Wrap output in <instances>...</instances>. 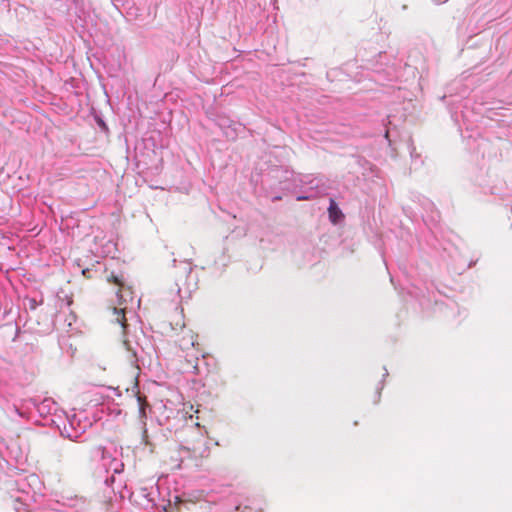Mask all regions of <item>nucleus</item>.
I'll use <instances>...</instances> for the list:
<instances>
[{
	"instance_id": "obj_2",
	"label": "nucleus",
	"mask_w": 512,
	"mask_h": 512,
	"mask_svg": "<svg viewBox=\"0 0 512 512\" xmlns=\"http://www.w3.org/2000/svg\"><path fill=\"white\" fill-rule=\"evenodd\" d=\"M137 400L139 403V415L142 419L146 418V408L149 407V404L146 400L145 396L138 394Z\"/></svg>"
},
{
	"instance_id": "obj_3",
	"label": "nucleus",
	"mask_w": 512,
	"mask_h": 512,
	"mask_svg": "<svg viewBox=\"0 0 512 512\" xmlns=\"http://www.w3.org/2000/svg\"><path fill=\"white\" fill-rule=\"evenodd\" d=\"M115 322L120 324L123 328L126 327V317L123 309L113 308Z\"/></svg>"
},
{
	"instance_id": "obj_1",
	"label": "nucleus",
	"mask_w": 512,
	"mask_h": 512,
	"mask_svg": "<svg viewBox=\"0 0 512 512\" xmlns=\"http://www.w3.org/2000/svg\"><path fill=\"white\" fill-rule=\"evenodd\" d=\"M168 317L172 330H181V333L177 339V343L182 350H188L190 348H194L195 345H198L197 334L191 330H183L185 327V322L182 309L175 308V310L170 313Z\"/></svg>"
},
{
	"instance_id": "obj_5",
	"label": "nucleus",
	"mask_w": 512,
	"mask_h": 512,
	"mask_svg": "<svg viewBox=\"0 0 512 512\" xmlns=\"http://www.w3.org/2000/svg\"><path fill=\"white\" fill-rule=\"evenodd\" d=\"M208 453H209L208 449H207V448H206V449H204V451L200 454V459H199V460H198V459H196L195 465H196V466H202V464H203V458L208 457Z\"/></svg>"
},
{
	"instance_id": "obj_4",
	"label": "nucleus",
	"mask_w": 512,
	"mask_h": 512,
	"mask_svg": "<svg viewBox=\"0 0 512 512\" xmlns=\"http://www.w3.org/2000/svg\"><path fill=\"white\" fill-rule=\"evenodd\" d=\"M107 282L112 283V284L118 286L119 288L123 287V285H124L123 276L116 275L114 273H111L110 275L107 276Z\"/></svg>"
},
{
	"instance_id": "obj_6",
	"label": "nucleus",
	"mask_w": 512,
	"mask_h": 512,
	"mask_svg": "<svg viewBox=\"0 0 512 512\" xmlns=\"http://www.w3.org/2000/svg\"><path fill=\"white\" fill-rule=\"evenodd\" d=\"M333 209H334V207H333V206H331V207L329 208L330 216H331V217H332V211H333Z\"/></svg>"
}]
</instances>
